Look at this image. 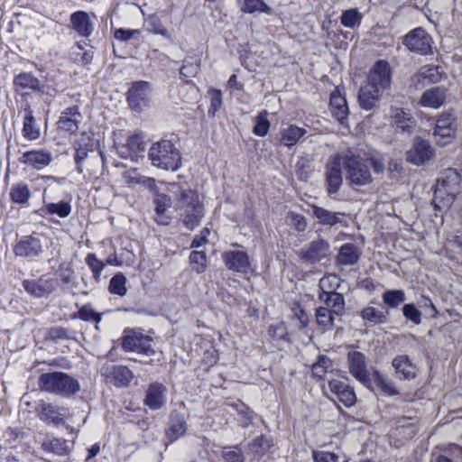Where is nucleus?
I'll use <instances>...</instances> for the list:
<instances>
[{
	"mask_svg": "<svg viewBox=\"0 0 462 462\" xmlns=\"http://www.w3.org/2000/svg\"><path fill=\"white\" fill-rule=\"evenodd\" d=\"M391 77L390 66L385 60H379L371 68L367 83L358 94L359 105L363 109L371 110L376 106L383 91L390 87Z\"/></svg>",
	"mask_w": 462,
	"mask_h": 462,
	"instance_id": "nucleus-1",
	"label": "nucleus"
},
{
	"mask_svg": "<svg viewBox=\"0 0 462 462\" xmlns=\"http://www.w3.org/2000/svg\"><path fill=\"white\" fill-rule=\"evenodd\" d=\"M180 221L189 230L195 229L205 216V205L198 192L189 188L180 189L175 202Z\"/></svg>",
	"mask_w": 462,
	"mask_h": 462,
	"instance_id": "nucleus-2",
	"label": "nucleus"
},
{
	"mask_svg": "<svg viewBox=\"0 0 462 462\" xmlns=\"http://www.w3.org/2000/svg\"><path fill=\"white\" fill-rule=\"evenodd\" d=\"M460 181L461 177L457 170L448 169L443 172L434 190L433 204L436 210L443 211L451 206L455 197L460 192Z\"/></svg>",
	"mask_w": 462,
	"mask_h": 462,
	"instance_id": "nucleus-3",
	"label": "nucleus"
},
{
	"mask_svg": "<svg viewBox=\"0 0 462 462\" xmlns=\"http://www.w3.org/2000/svg\"><path fill=\"white\" fill-rule=\"evenodd\" d=\"M39 387L44 392L63 397L72 396L80 390L78 380L62 372L42 374L39 378Z\"/></svg>",
	"mask_w": 462,
	"mask_h": 462,
	"instance_id": "nucleus-4",
	"label": "nucleus"
},
{
	"mask_svg": "<svg viewBox=\"0 0 462 462\" xmlns=\"http://www.w3.org/2000/svg\"><path fill=\"white\" fill-rule=\"evenodd\" d=\"M148 157L152 166L166 171H175L181 165L180 153L169 140L154 143L149 149Z\"/></svg>",
	"mask_w": 462,
	"mask_h": 462,
	"instance_id": "nucleus-5",
	"label": "nucleus"
},
{
	"mask_svg": "<svg viewBox=\"0 0 462 462\" xmlns=\"http://www.w3.org/2000/svg\"><path fill=\"white\" fill-rule=\"evenodd\" d=\"M346 179L352 188L363 187L372 182V175L364 160L356 155H342Z\"/></svg>",
	"mask_w": 462,
	"mask_h": 462,
	"instance_id": "nucleus-6",
	"label": "nucleus"
},
{
	"mask_svg": "<svg viewBox=\"0 0 462 462\" xmlns=\"http://www.w3.org/2000/svg\"><path fill=\"white\" fill-rule=\"evenodd\" d=\"M456 132V117L449 112L442 113L437 119L433 130L436 143L440 146L450 143L455 139Z\"/></svg>",
	"mask_w": 462,
	"mask_h": 462,
	"instance_id": "nucleus-7",
	"label": "nucleus"
},
{
	"mask_svg": "<svg viewBox=\"0 0 462 462\" xmlns=\"http://www.w3.org/2000/svg\"><path fill=\"white\" fill-rule=\"evenodd\" d=\"M403 45L411 51L427 55L431 52L432 39L421 27L409 32L402 39Z\"/></svg>",
	"mask_w": 462,
	"mask_h": 462,
	"instance_id": "nucleus-8",
	"label": "nucleus"
},
{
	"mask_svg": "<svg viewBox=\"0 0 462 462\" xmlns=\"http://www.w3.org/2000/svg\"><path fill=\"white\" fill-rule=\"evenodd\" d=\"M330 254V245L328 241L319 238L301 248L299 257L305 263L315 264L321 262Z\"/></svg>",
	"mask_w": 462,
	"mask_h": 462,
	"instance_id": "nucleus-9",
	"label": "nucleus"
},
{
	"mask_svg": "<svg viewBox=\"0 0 462 462\" xmlns=\"http://www.w3.org/2000/svg\"><path fill=\"white\" fill-rule=\"evenodd\" d=\"M342 154L330 158L326 166L325 177L327 192L329 196L337 194L342 185Z\"/></svg>",
	"mask_w": 462,
	"mask_h": 462,
	"instance_id": "nucleus-10",
	"label": "nucleus"
},
{
	"mask_svg": "<svg viewBox=\"0 0 462 462\" xmlns=\"http://www.w3.org/2000/svg\"><path fill=\"white\" fill-rule=\"evenodd\" d=\"M122 347L127 352H136L146 356H152L154 353L150 337L136 331L126 332L122 339Z\"/></svg>",
	"mask_w": 462,
	"mask_h": 462,
	"instance_id": "nucleus-11",
	"label": "nucleus"
},
{
	"mask_svg": "<svg viewBox=\"0 0 462 462\" xmlns=\"http://www.w3.org/2000/svg\"><path fill=\"white\" fill-rule=\"evenodd\" d=\"M434 157V150L430 143L421 138H415L411 147L406 152L409 162L420 166Z\"/></svg>",
	"mask_w": 462,
	"mask_h": 462,
	"instance_id": "nucleus-12",
	"label": "nucleus"
},
{
	"mask_svg": "<svg viewBox=\"0 0 462 462\" xmlns=\"http://www.w3.org/2000/svg\"><path fill=\"white\" fill-rule=\"evenodd\" d=\"M151 93L150 85L146 81L133 83L127 91V101L130 107L135 111H142L148 106Z\"/></svg>",
	"mask_w": 462,
	"mask_h": 462,
	"instance_id": "nucleus-13",
	"label": "nucleus"
},
{
	"mask_svg": "<svg viewBox=\"0 0 462 462\" xmlns=\"http://www.w3.org/2000/svg\"><path fill=\"white\" fill-rule=\"evenodd\" d=\"M347 361L350 374L362 384L370 388L371 379L366 368L365 356L358 351L349 352Z\"/></svg>",
	"mask_w": 462,
	"mask_h": 462,
	"instance_id": "nucleus-14",
	"label": "nucleus"
},
{
	"mask_svg": "<svg viewBox=\"0 0 462 462\" xmlns=\"http://www.w3.org/2000/svg\"><path fill=\"white\" fill-rule=\"evenodd\" d=\"M222 260L228 270L243 274L251 272V263L248 254L244 251H227L222 254Z\"/></svg>",
	"mask_w": 462,
	"mask_h": 462,
	"instance_id": "nucleus-15",
	"label": "nucleus"
},
{
	"mask_svg": "<svg viewBox=\"0 0 462 462\" xmlns=\"http://www.w3.org/2000/svg\"><path fill=\"white\" fill-rule=\"evenodd\" d=\"M43 252L42 245L39 237L27 236L19 240L14 253L16 256L32 259L39 256Z\"/></svg>",
	"mask_w": 462,
	"mask_h": 462,
	"instance_id": "nucleus-16",
	"label": "nucleus"
},
{
	"mask_svg": "<svg viewBox=\"0 0 462 462\" xmlns=\"http://www.w3.org/2000/svg\"><path fill=\"white\" fill-rule=\"evenodd\" d=\"M52 162V154L47 149L31 150L23 153L21 162L34 169L42 170Z\"/></svg>",
	"mask_w": 462,
	"mask_h": 462,
	"instance_id": "nucleus-17",
	"label": "nucleus"
},
{
	"mask_svg": "<svg viewBox=\"0 0 462 462\" xmlns=\"http://www.w3.org/2000/svg\"><path fill=\"white\" fill-rule=\"evenodd\" d=\"M69 415V410L62 406L42 402L39 413L40 420L48 424L59 426L64 424V420Z\"/></svg>",
	"mask_w": 462,
	"mask_h": 462,
	"instance_id": "nucleus-18",
	"label": "nucleus"
},
{
	"mask_svg": "<svg viewBox=\"0 0 462 462\" xmlns=\"http://www.w3.org/2000/svg\"><path fill=\"white\" fill-rule=\"evenodd\" d=\"M328 388L346 407H351L356 403V396L353 388L343 382L328 378Z\"/></svg>",
	"mask_w": 462,
	"mask_h": 462,
	"instance_id": "nucleus-19",
	"label": "nucleus"
},
{
	"mask_svg": "<svg viewBox=\"0 0 462 462\" xmlns=\"http://www.w3.org/2000/svg\"><path fill=\"white\" fill-rule=\"evenodd\" d=\"M82 116L78 106H73L63 110L58 121L59 129L75 133L79 129Z\"/></svg>",
	"mask_w": 462,
	"mask_h": 462,
	"instance_id": "nucleus-20",
	"label": "nucleus"
},
{
	"mask_svg": "<svg viewBox=\"0 0 462 462\" xmlns=\"http://www.w3.org/2000/svg\"><path fill=\"white\" fill-rule=\"evenodd\" d=\"M72 29L81 37H89L94 30V23L89 14L84 11H77L70 15Z\"/></svg>",
	"mask_w": 462,
	"mask_h": 462,
	"instance_id": "nucleus-21",
	"label": "nucleus"
},
{
	"mask_svg": "<svg viewBox=\"0 0 462 462\" xmlns=\"http://www.w3.org/2000/svg\"><path fill=\"white\" fill-rule=\"evenodd\" d=\"M166 387L160 383H152L149 385L144 398V404L152 410L161 409L166 402Z\"/></svg>",
	"mask_w": 462,
	"mask_h": 462,
	"instance_id": "nucleus-22",
	"label": "nucleus"
},
{
	"mask_svg": "<svg viewBox=\"0 0 462 462\" xmlns=\"http://www.w3.org/2000/svg\"><path fill=\"white\" fill-rule=\"evenodd\" d=\"M307 134V130L296 125H289L281 128L278 134L279 143L288 148L296 145Z\"/></svg>",
	"mask_w": 462,
	"mask_h": 462,
	"instance_id": "nucleus-23",
	"label": "nucleus"
},
{
	"mask_svg": "<svg viewBox=\"0 0 462 462\" xmlns=\"http://www.w3.org/2000/svg\"><path fill=\"white\" fill-rule=\"evenodd\" d=\"M75 162L79 164L92 152L97 146V141L92 138L91 134L83 133L80 137L76 141L75 144Z\"/></svg>",
	"mask_w": 462,
	"mask_h": 462,
	"instance_id": "nucleus-24",
	"label": "nucleus"
},
{
	"mask_svg": "<svg viewBox=\"0 0 462 462\" xmlns=\"http://www.w3.org/2000/svg\"><path fill=\"white\" fill-rule=\"evenodd\" d=\"M446 100V88L435 87L427 89L420 97V104L424 107L438 109Z\"/></svg>",
	"mask_w": 462,
	"mask_h": 462,
	"instance_id": "nucleus-25",
	"label": "nucleus"
},
{
	"mask_svg": "<svg viewBox=\"0 0 462 462\" xmlns=\"http://www.w3.org/2000/svg\"><path fill=\"white\" fill-rule=\"evenodd\" d=\"M23 112V136L28 141H35L40 137L41 130L29 104L24 106Z\"/></svg>",
	"mask_w": 462,
	"mask_h": 462,
	"instance_id": "nucleus-26",
	"label": "nucleus"
},
{
	"mask_svg": "<svg viewBox=\"0 0 462 462\" xmlns=\"http://www.w3.org/2000/svg\"><path fill=\"white\" fill-rule=\"evenodd\" d=\"M15 91L28 94L29 91H39L40 80L31 72H21L14 79Z\"/></svg>",
	"mask_w": 462,
	"mask_h": 462,
	"instance_id": "nucleus-27",
	"label": "nucleus"
},
{
	"mask_svg": "<svg viewBox=\"0 0 462 462\" xmlns=\"http://www.w3.org/2000/svg\"><path fill=\"white\" fill-rule=\"evenodd\" d=\"M397 378L401 380H411L415 378L417 368L407 356H398L393 360Z\"/></svg>",
	"mask_w": 462,
	"mask_h": 462,
	"instance_id": "nucleus-28",
	"label": "nucleus"
},
{
	"mask_svg": "<svg viewBox=\"0 0 462 462\" xmlns=\"http://www.w3.org/2000/svg\"><path fill=\"white\" fill-rule=\"evenodd\" d=\"M329 107L332 116L339 122H342L348 114L346 97L341 94L338 88H336L331 93Z\"/></svg>",
	"mask_w": 462,
	"mask_h": 462,
	"instance_id": "nucleus-29",
	"label": "nucleus"
},
{
	"mask_svg": "<svg viewBox=\"0 0 462 462\" xmlns=\"http://www.w3.org/2000/svg\"><path fill=\"white\" fill-rule=\"evenodd\" d=\"M43 206L41 210L46 215H56L61 218L67 217L71 213V205L69 202L60 201L53 203L48 200L46 189L42 194Z\"/></svg>",
	"mask_w": 462,
	"mask_h": 462,
	"instance_id": "nucleus-30",
	"label": "nucleus"
},
{
	"mask_svg": "<svg viewBox=\"0 0 462 462\" xmlns=\"http://www.w3.org/2000/svg\"><path fill=\"white\" fill-rule=\"evenodd\" d=\"M393 124L402 132L410 133L411 129L415 125L413 116L407 111L399 107H392L390 112Z\"/></svg>",
	"mask_w": 462,
	"mask_h": 462,
	"instance_id": "nucleus-31",
	"label": "nucleus"
},
{
	"mask_svg": "<svg viewBox=\"0 0 462 462\" xmlns=\"http://www.w3.org/2000/svg\"><path fill=\"white\" fill-rule=\"evenodd\" d=\"M319 300L337 316H342L345 312V299L339 292L319 293Z\"/></svg>",
	"mask_w": 462,
	"mask_h": 462,
	"instance_id": "nucleus-32",
	"label": "nucleus"
},
{
	"mask_svg": "<svg viewBox=\"0 0 462 462\" xmlns=\"http://www.w3.org/2000/svg\"><path fill=\"white\" fill-rule=\"evenodd\" d=\"M311 208L313 216L323 226H336L342 222L341 217L345 215L344 213L333 212L316 205H312Z\"/></svg>",
	"mask_w": 462,
	"mask_h": 462,
	"instance_id": "nucleus-33",
	"label": "nucleus"
},
{
	"mask_svg": "<svg viewBox=\"0 0 462 462\" xmlns=\"http://www.w3.org/2000/svg\"><path fill=\"white\" fill-rule=\"evenodd\" d=\"M23 286L26 292L37 298L48 295L52 291L51 282L46 280H24Z\"/></svg>",
	"mask_w": 462,
	"mask_h": 462,
	"instance_id": "nucleus-34",
	"label": "nucleus"
},
{
	"mask_svg": "<svg viewBox=\"0 0 462 462\" xmlns=\"http://www.w3.org/2000/svg\"><path fill=\"white\" fill-rule=\"evenodd\" d=\"M107 377L119 387L127 386L134 378L133 372L124 365H114Z\"/></svg>",
	"mask_w": 462,
	"mask_h": 462,
	"instance_id": "nucleus-35",
	"label": "nucleus"
},
{
	"mask_svg": "<svg viewBox=\"0 0 462 462\" xmlns=\"http://www.w3.org/2000/svg\"><path fill=\"white\" fill-rule=\"evenodd\" d=\"M42 448L44 451L53 453L58 456H65L69 454L71 446L63 439L52 438L42 442Z\"/></svg>",
	"mask_w": 462,
	"mask_h": 462,
	"instance_id": "nucleus-36",
	"label": "nucleus"
},
{
	"mask_svg": "<svg viewBox=\"0 0 462 462\" xmlns=\"http://www.w3.org/2000/svg\"><path fill=\"white\" fill-rule=\"evenodd\" d=\"M443 71L439 67L433 64H429L421 67L418 72L419 80L423 84L437 83L441 80Z\"/></svg>",
	"mask_w": 462,
	"mask_h": 462,
	"instance_id": "nucleus-37",
	"label": "nucleus"
},
{
	"mask_svg": "<svg viewBox=\"0 0 462 462\" xmlns=\"http://www.w3.org/2000/svg\"><path fill=\"white\" fill-rule=\"evenodd\" d=\"M187 427L184 419L179 415H171L169 428L166 430V436L171 442L177 440L184 435Z\"/></svg>",
	"mask_w": 462,
	"mask_h": 462,
	"instance_id": "nucleus-38",
	"label": "nucleus"
},
{
	"mask_svg": "<svg viewBox=\"0 0 462 462\" xmlns=\"http://www.w3.org/2000/svg\"><path fill=\"white\" fill-rule=\"evenodd\" d=\"M338 373V370L333 369L332 361L325 356H320L316 363L312 365V375L316 378L322 379L326 374L333 375Z\"/></svg>",
	"mask_w": 462,
	"mask_h": 462,
	"instance_id": "nucleus-39",
	"label": "nucleus"
},
{
	"mask_svg": "<svg viewBox=\"0 0 462 462\" xmlns=\"http://www.w3.org/2000/svg\"><path fill=\"white\" fill-rule=\"evenodd\" d=\"M359 259V254L356 245L353 244H345L340 249L337 257V262L343 265H352Z\"/></svg>",
	"mask_w": 462,
	"mask_h": 462,
	"instance_id": "nucleus-40",
	"label": "nucleus"
},
{
	"mask_svg": "<svg viewBox=\"0 0 462 462\" xmlns=\"http://www.w3.org/2000/svg\"><path fill=\"white\" fill-rule=\"evenodd\" d=\"M237 2L244 13L253 14L260 12L266 14H272V8L263 0H237Z\"/></svg>",
	"mask_w": 462,
	"mask_h": 462,
	"instance_id": "nucleus-41",
	"label": "nucleus"
},
{
	"mask_svg": "<svg viewBox=\"0 0 462 462\" xmlns=\"http://www.w3.org/2000/svg\"><path fill=\"white\" fill-rule=\"evenodd\" d=\"M374 383L387 396L399 394L393 382L386 379L380 372L374 371L372 374L371 383Z\"/></svg>",
	"mask_w": 462,
	"mask_h": 462,
	"instance_id": "nucleus-42",
	"label": "nucleus"
},
{
	"mask_svg": "<svg viewBox=\"0 0 462 462\" xmlns=\"http://www.w3.org/2000/svg\"><path fill=\"white\" fill-rule=\"evenodd\" d=\"M271 440L264 436L255 438L249 444V452L254 456V458L259 459L262 457L266 451L271 448Z\"/></svg>",
	"mask_w": 462,
	"mask_h": 462,
	"instance_id": "nucleus-43",
	"label": "nucleus"
},
{
	"mask_svg": "<svg viewBox=\"0 0 462 462\" xmlns=\"http://www.w3.org/2000/svg\"><path fill=\"white\" fill-rule=\"evenodd\" d=\"M10 197L12 201L14 203H26L31 197V192L28 185L25 183L14 184L11 188Z\"/></svg>",
	"mask_w": 462,
	"mask_h": 462,
	"instance_id": "nucleus-44",
	"label": "nucleus"
},
{
	"mask_svg": "<svg viewBox=\"0 0 462 462\" xmlns=\"http://www.w3.org/2000/svg\"><path fill=\"white\" fill-rule=\"evenodd\" d=\"M340 278L333 273L323 276L319 282V293H332L337 292L340 285Z\"/></svg>",
	"mask_w": 462,
	"mask_h": 462,
	"instance_id": "nucleus-45",
	"label": "nucleus"
},
{
	"mask_svg": "<svg viewBox=\"0 0 462 462\" xmlns=\"http://www.w3.org/2000/svg\"><path fill=\"white\" fill-rule=\"evenodd\" d=\"M228 405L237 412L239 416L238 420L243 428H247L252 423L253 412L245 403L236 401Z\"/></svg>",
	"mask_w": 462,
	"mask_h": 462,
	"instance_id": "nucleus-46",
	"label": "nucleus"
},
{
	"mask_svg": "<svg viewBox=\"0 0 462 462\" xmlns=\"http://www.w3.org/2000/svg\"><path fill=\"white\" fill-rule=\"evenodd\" d=\"M145 26L151 33L162 35L166 39L170 38L167 29L164 28L162 20L156 14H151L146 18Z\"/></svg>",
	"mask_w": 462,
	"mask_h": 462,
	"instance_id": "nucleus-47",
	"label": "nucleus"
},
{
	"mask_svg": "<svg viewBox=\"0 0 462 462\" xmlns=\"http://www.w3.org/2000/svg\"><path fill=\"white\" fill-rule=\"evenodd\" d=\"M337 317L332 313L328 308L319 307L316 310V320L319 327L323 329H329L332 328L335 318Z\"/></svg>",
	"mask_w": 462,
	"mask_h": 462,
	"instance_id": "nucleus-48",
	"label": "nucleus"
},
{
	"mask_svg": "<svg viewBox=\"0 0 462 462\" xmlns=\"http://www.w3.org/2000/svg\"><path fill=\"white\" fill-rule=\"evenodd\" d=\"M362 19V14L356 8H352L343 12L340 22L345 27L355 28L361 23Z\"/></svg>",
	"mask_w": 462,
	"mask_h": 462,
	"instance_id": "nucleus-49",
	"label": "nucleus"
},
{
	"mask_svg": "<svg viewBox=\"0 0 462 462\" xmlns=\"http://www.w3.org/2000/svg\"><path fill=\"white\" fill-rule=\"evenodd\" d=\"M382 298L388 307L397 308L405 300V294L402 290H387L383 293Z\"/></svg>",
	"mask_w": 462,
	"mask_h": 462,
	"instance_id": "nucleus-50",
	"label": "nucleus"
},
{
	"mask_svg": "<svg viewBox=\"0 0 462 462\" xmlns=\"http://www.w3.org/2000/svg\"><path fill=\"white\" fill-rule=\"evenodd\" d=\"M267 116V111H262L255 117V124L253 128V133L255 135L263 137L268 134L271 124Z\"/></svg>",
	"mask_w": 462,
	"mask_h": 462,
	"instance_id": "nucleus-51",
	"label": "nucleus"
},
{
	"mask_svg": "<svg viewBox=\"0 0 462 462\" xmlns=\"http://www.w3.org/2000/svg\"><path fill=\"white\" fill-rule=\"evenodd\" d=\"M126 278L125 276L119 273L112 277L109 282V291L113 294H116L118 296H125L126 294Z\"/></svg>",
	"mask_w": 462,
	"mask_h": 462,
	"instance_id": "nucleus-52",
	"label": "nucleus"
},
{
	"mask_svg": "<svg viewBox=\"0 0 462 462\" xmlns=\"http://www.w3.org/2000/svg\"><path fill=\"white\" fill-rule=\"evenodd\" d=\"M189 261L197 273L205 272L207 268V256L203 251H192L189 255Z\"/></svg>",
	"mask_w": 462,
	"mask_h": 462,
	"instance_id": "nucleus-53",
	"label": "nucleus"
},
{
	"mask_svg": "<svg viewBox=\"0 0 462 462\" xmlns=\"http://www.w3.org/2000/svg\"><path fill=\"white\" fill-rule=\"evenodd\" d=\"M86 263L90 268L93 278L96 281H98L101 275L102 271L105 268V263L101 260H99L95 254H88L86 257Z\"/></svg>",
	"mask_w": 462,
	"mask_h": 462,
	"instance_id": "nucleus-54",
	"label": "nucleus"
},
{
	"mask_svg": "<svg viewBox=\"0 0 462 462\" xmlns=\"http://www.w3.org/2000/svg\"><path fill=\"white\" fill-rule=\"evenodd\" d=\"M286 223L298 232H303L307 227L306 218L302 215L295 212L288 213L286 217Z\"/></svg>",
	"mask_w": 462,
	"mask_h": 462,
	"instance_id": "nucleus-55",
	"label": "nucleus"
},
{
	"mask_svg": "<svg viewBox=\"0 0 462 462\" xmlns=\"http://www.w3.org/2000/svg\"><path fill=\"white\" fill-rule=\"evenodd\" d=\"M361 316L363 319L370 321L374 324L383 323L385 320V316L383 315V313L377 310L374 307L365 308L361 312Z\"/></svg>",
	"mask_w": 462,
	"mask_h": 462,
	"instance_id": "nucleus-56",
	"label": "nucleus"
},
{
	"mask_svg": "<svg viewBox=\"0 0 462 462\" xmlns=\"http://www.w3.org/2000/svg\"><path fill=\"white\" fill-rule=\"evenodd\" d=\"M222 457L226 462H244L245 456L239 447H229L224 448Z\"/></svg>",
	"mask_w": 462,
	"mask_h": 462,
	"instance_id": "nucleus-57",
	"label": "nucleus"
},
{
	"mask_svg": "<svg viewBox=\"0 0 462 462\" xmlns=\"http://www.w3.org/2000/svg\"><path fill=\"white\" fill-rule=\"evenodd\" d=\"M210 99V106L208 108V114L215 116L222 106V92L218 89L210 88L208 92Z\"/></svg>",
	"mask_w": 462,
	"mask_h": 462,
	"instance_id": "nucleus-58",
	"label": "nucleus"
},
{
	"mask_svg": "<svg viewBox=\"0 0 462 462\" xmlns=\"http://www.w3.org/2000/svg\"><path fill=\"white\" fill-rule=\"evenodd\" d=\"M402 313L407 319L411 320L415 325L420 324L421 313L414 304H405L402 308Z\"/></svg>",
	"mask_w": 462,
	"mask_h": 462,
	"instance_id": "nucleus-59",
	"label": "nucleus"
},
{
	"mask_svg": "<svg viewBox=\"0 0 462 462\" xmlns=\"http://www.w3.org/2000/svg\"><path fill=\"white\" fill-rule=\"evenodd\" d=\"M78 318L84 321H101V315L95 312L91 307L85 305L78 311Z\"/></svg>",
	"mask_w": 462,
	"mask_h": 462,
	"instance_id": "nucleus-60",
	"label": "nucleus"
},
{
	"mask_svg": "<svg viewBox=\"0 0 462 462\" xmlns=\"http://www.w3.org/2000/svg\"><path fill=\"white\" fill-rule=\"evenodd\" d=\"M155 213H166L171 205V199L166 194H158L154 198Z\"/></svg>",
	"mask_w": 462,
	"mask_h": 462,
	"instance_id": "nucleus-61",
	"label": "nucleus"
},
{
	"mask_svg": "<svg viewBox=\"0 0 462 462\" xmlns=\"http://www.w3.org/2000/svg\"><path fill=\"white\" fill-rule=\"evenodd\" d=\"M126 145L128 149L134 153L144 151V143L140 135H132L127 139Z\"/></svg>",
	"mask_w": 462,
	"mask_h": 462,
	"instance_id": "nucleus-62",
	"label": "nucleus"
},
{
	"mask_svg": "<svg viewBox=\"0 0 462 462\" xmlns=\"http://www.w3.org/2000/svg\"><path fill=\"white\" fill-rule=\"evenodd\" d=\"M142 177L135 169H131L124 173L123 181L128 186L140 185Z\"/></svg>",
	"mask_w": 462,
	"mask_h": 462,
	"instance_id": "nucleus-63",
	"label": "nucleus"
},
{
	"mask_svg": "<svg viewBox=\"0 0 462 462\" xmlns=\"http://www.w3.org/2000/svg\"><path fill=\"white\" fill-rule=\"evenodd\" d=\"M313 457L315 462H337V457L327 451L314 452Z\"/></svg>",
	"mask_w": 462,
	"mask_h": 462,
	"instance_id": "nucleus-64",
	"label": "nucleus"
}]
</instances>
